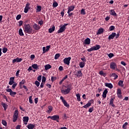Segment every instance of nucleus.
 Returning a JSON list of instances; mask_svg holds the SVG:
<instances>
[{
	"instance_id": "obj_1",
	"label": "nucleus",
	"mask_w": 129,
	"mask_h": 129,
	"mask_svg": "<svg viewBox=\"0 0 129 129\" xmlns=\"http://www.w3.org/2000/svg\"><path fill=\"white\" fill-rule=\"evenodd\" d=\"M71 90H72V85L70 84L67 86H63L62 89L61 90V92L62 94H64V95H66V94H68Z\"/></svg>"
},
{
	"instance_id": "obj_2",
	"label": "nucleus",
	"mask_w": 129,
	"mask_h": 129,
	"mask_svg": "<svg viewBox=\"0 0 129 129\" xmlns=\"http://www.w3.org/2000/svg\"><path fill=\"white\" fill-rule=\"evenodd\" d=\"M23 30L26 34H32L33 33V29L31 28L30 24H24Z\"/></svg>"
},
{
	"instance_id": "obj_3",
	"label": "nucleus",
	"mask_w": 129,
	"mask_h": 129,
	"mask_svg": "<svg viewBox=\"0 0 129 129\" xmlns=\"http://www.w3.org/2000/svg\"><path fill=\"white\" fill-rule=\"evenodd\" d=\"M100 46L99 44H96V45L92 46L91 48L88 49V52H91L92 51H96L100 49Z\"/></svg>"
},
{
	"instance_id": "obj_4",
	"label": "nucleus",
	"mask_w": 129,
	"mask_h": 129,
	"mask_svg": "<svg viewBox=\"0 0 129 129\" xmlns=\"http://www.w3.org/2000/svg\"><path fill=\"white\" fill-rule=\"evenodd\" d=\"M47 118H50L52 120H55L57 122H59L60 117L58 115H54L53 116H49Z\"/></svg>"
},
{
	"instance_id": "obj_5",
	"label": "nucleus",
	"mask_w": 129,
	"mask_h": 129,
	"mask_svg": "<svg viewBox=\"0 0 129 129\" xmlns=\"http://www.w3.org/2000/svg\"><path fill=\"white\" fill-rule=\"evenodd\" d=\"M19 116V110H16L14 111L13 118V122H16L18 120V117Z\"/></svg>"
},
{
	"instance_id": "obj_6",
	"label": "nucleus",
	"mask_w": 129,
	"mask_h": 129,
	"mask_svg": "<svg viewBox=\"0 0 129 129\" xmlns=\"http://www.w3.org/2000/svg\"><path fill=\"white\" fill-rule=\"evenodd\" d=\"M60 99H61V102H62L64 106H66V107H67L68 108H69V107H70V105H69V104H68L66 100L64 99V97H63V96H60Z\"/></svg>"
},
{
	"instance_id": "obj_7",
	"label": "nucleus",
	"mask_w": 129,
	"mask_h": 129,
	"mask_svg": "<svg viewBox=\"0 0 129 129\" xmlns=\"http://www.w3.org/2000/svg\"><path fill=\"white\" fill-rule=\"evenodd\" d=\"M7 92H10V95L12 97H15V96L17 94V92H14L12 90V89H6Z\"/></svg>"
},
{
	"instance_id": "obj_8",
	"label": "nucleus",
	"mask_w": 129,
	"mask_h": 129,
	"mask_svg": "<svg viewBox=\"0 0 129 129\" xmlns=\"http://www.w3.org/2000/svg\"><path fill=\"white\" fill-rule=\"evenodd\" d=\"M117 67V65L116 64V63L114 62H111L110 64V69H112V70H115L116 69Z\"/></svg>"
},
{
	"instance_id": "obj_9",
	"label": "nucleus",
	"mask_w": 129,
	"mask_h": 129,
	"mask_svg": "<svg viewBox=\"0 0 129 129\" xmlns=\"http://www.w3.org/2000/svg\"><path fill=\"white\" fill-rule=\"evenodd\" d=\"M30 3H27L26 5L25 8H24V13L27 14L29 12V10L31 9V7H30Z\"/></svg>"
},
{
	"instance_id": "obj_10",
	"label": "nucleus",
	"mask_w": 129,
	"mask_h": 129,
	"mask_svg": "<svg viewBox=\"0 0 129 129\" xmlns=\"http://www.w3.org/2000/svg\"><path fill=\"white\" fill-rule=\"evenodd\" d=\"M71 60V57H66L63 59V63L64 64H66V65H69L70 64V60Z\"/></svg>"
},
{
	"instance_id": "obj_11",
	"label": "nucleus",
	"mask_w": 129,
	"mask_h": 129,
	"mask_svg": "<svg viewBox=\"0 0 129 129\" xmlns=\"http://www.w3.org/2000/svg\"><path fill=\"white\" fill-rule=\"evenodd\" d=\"M116 35V33L115 32H112L110 35L108 36V40L110 41V40H113L114 39V37Z\"/></svg>"
},
{
	"instance_id": "obj_12",
	"label": "nucleus",
	"mask_w": 129,
	"mask_h": 129,
	"mask_svg": "<svg viewBox=\"0 0 129 129\" xmlns=\"http://www.w3.org/2000/svg\"><path fill=\"white\" fill-rule=\"evenodd\" d=\"M22 61H23V58H19V57H17L15 59H14L12 61V63L13 64H15V62H17V63H19L20 62H22Z\"/></svg>"
},
{
	"instance_id": "obj_13",
	"label": "nucleus",
	"mask_w": 129,
	"mask_h": 129,
	"mask_svg": "<svg viewBox=\"0 0 129 129\" xmlns=\"http://www.w3.org/2000/svg\"><path fill=\"white\" fill-rule=\"evenodd\" d=\"M15 82V77H11L9 82V85H13Z\"/></svg>"
},
{
	"instance_id": "obj_14",
	"label": "nucleus",
	"mask_w": 129,
	"mask_h": 129,
	"mask_svg": "<svg viewBox=\"0 0 129 129\" xmlns=\"http://www.w3.org/2000/svg\"><path fill=\"white\" fill-rule=\"evenodd\" d=\"M108 92V91L107 90V89H105L103 91V94H102L103 99L106 98V95Z\"/></svg>"
},
{
	"instance_id": "obj_15",
	"label": "nucleus",
	"mask_w": 129,
	"mask_h": 129,
	"mask_svg": "<svg viewBox=\"0 0 129 129\" xmlns=\"http://www.w3.org/2000/svg\"><path fill=\"white\" fill-rule=\"evenodd\" d=\"M26 83V80L23 79L21 81V82H19V87L21 89H23V85Z\"/></svg>"
},
{
	"instance_id": "obj_16",
	"label": "nucleus",
	"mask_w": 129,
	"mask_h": 129,
	"mask_svg": "<svg viewBox=\"0 0 129 129\" xmlns=\"http://www.w3.org/2000/svg\"><path fill=\"white\" fill-rule=\"evenodd\" d=\"M74 9H75V6H72L68 7V13H71V12H73L74 11Z\"/></svg>"
},
{
	"instance_id": "obj_17",
	"label": "nucleus",
	"mask_w": 129,
	"mask_h": 129,
	"mask_svg": "<svg viewBox=\"0 0 129 129\" xmlns=\"http://www.w3.org/2000/svg\"><path fill=\"white\" fill-rule=\"evenodd\" d=\"M105 86H106V87H108L110 89L113 88V86L111 83H105Z\"/></svg>"
},
{
	"instance_id": "obj_18",
	"label": "nucleus",
	"mask_w": 129,
	"mask_h": 129,
	"mask_svg": "<svg viewBox=\"0 0 129 129\" xmlns=\"http://www.w3.org/2000/svg\"><path fill=\"white\" fill-rule=\"evenodd\" d=\"M91 41L90 38L88 37L85 40L84 43L85 44V45H89Z\"/></svg>"
},
{
	"instance_id": "obj_19",
	"label": "nucleus",
	"mask_w": 129,
	"mask_h": 129,
	"mask_svg": "<svg viewBox=\"0 0 129 129\" xmlns=\"http://www.w3.org/2000/svg\"><path fill=\"white\" fill-rule=\"evenodd\" d=\"M114 101V99L112 98H111L109 101V104L112 107H115V105H114V104H113Z\"/></svg>"
},
{
	"instance_id": "obj_20",
	"label": "nucleus",
	"mask_w": 129,
	"mask_h": 129,
	"mask_svg": "<svg viewBox=\"0 0 129 129\" xmlns=\"http://www.w3.org/2000/svg\"><path fill=\"white\" fill-rule=\"evenodd\" d=\"M26 126L28 129H34L35 128V124L30 123L28 124V125H27Z\"/></svg>"
},
{
	"instance_id": "obj_21",
	"label": "nucleus",
	"mask_w": 129,
	"mask_h": 129,
	"mask_svg": "<svg viewBox=\"0 0 129 129\" xmlns=\"http://www.w3.org/2000/svg\"><path fill=\"white\" fill-rule=\"evenodd\" d=\"M76 75L77 76V77H82L83 75H82V72H81V71H77V72L76 74Z\"/></svg>"
},
{
	"instance_id": "obj_22",
	"label": "nucleus",
	"mask_w": 129,
	"mask_h": 129,
	"mask_svg": "<svg viewBox=\"0 0 129 129\" xmlns=\"http://www.w3.org/2000/svg\"><path fill=\"white\" fill-rule=\"evenodd\" d=\"M23 121L25 122V124H28V122L29 121V117L24 116L23 117Z\"/></svg>"
},
{
	"instance_id": "obj_23",
	"label": "nucleus",
	"mask_w": 129,
	"mask_h": 129,
	"mask_svg": "<svg viewBox=\"0 0 129 129\" xmlns=\"http://www.w3.org/2000/svg\"><path fill=\"white\" fill-rule=\"evenodd\" d=\"M65 30H66V29L65 28H64L62 26L59 28V29L57 31V33L58 34L60 33H63V32L65 31Z\"/></svg>"
},
{
	"instance_id": "obj_24",
	"label": "nucleus",
	"mask_w": 129,
	"mask_h": 129,
	"mask_svg": "<svg viewBox=\"0 0 129 129\" xmlns=\"http://www.w3.org/2000/svg\"><path fill=\"white\" fill-rule=\"evenodd\" d=\"M47 108L48 109L46 111V112H47V113H50V112H52V111L53 110V107L52 106H48Z\"/></svg>"
},
{
	"instance_id": "obj_25",
	"label": "nucleus",
	"mask_w": 129,
	"mask_h": 129,
	"mask_svg": "<svg viewBox=\"0 0 129 129\" xmlns=\"http://www.w3.org/2000/svg\"><path fill=\"white\" fill-rule=\"evenodd\" d=\"M32 68L33 69H35V70H38L39 69V67H40V66H38L37 64L34 63L32 65Z\"/></svg>"
},
{
	"instance_id": "obj_26",
	"label": "nucleus",
	"mask_w": 129,
	"mask_h": 129,
	"mask_svg": "<svg viewBox=\"0 0 129 129\" xmlns=\"http://www.w3.org/2000/svg\"><path fill=\"white\" fill-rule=\"evenodd\" d=\"M103 28H100L96 33V35H101L103 33Z\"/></svg>"
},
{
	"instance_id": "obj_27",
	"label": "nucleus",
	"mask_w": 129,
	"mask_h": 129,
	"mask_svg": "<svg viewBox=\"0 0 129 129\" xmlns=\"http://www.w3.org/2000/svg\"><path fill=\"white\" fill-rule=\"evenodd\" d=\"M110 15L111 16H114V17H116V13H115V11H114V10H111Z\"/></svg>"
},
{
	"instance_id": "obj_28",
	"label": "nucleus",
	"mask_w": 129,
	"mask_h": 129,
	"mask_svg": "<svg viewBox=\"0 0 129 129\" xmlns=\"http://www.w3.org/2000/svg\"><path fill=\"white\" fill-rule=\"evenodd\" d=\"M90 106H91V102H90V101H89L88 103L83 106V107L84 108H87L88 107H89Z\"/></svg>"
},
{
	"instance_id": "obj_29",
	"label": "nucleus",
	"mask_w": 129,
	"mask_h": 129,
	"mask_svg": "<svg viewBox=\"0 0 129 129\" xmlns=\"http://www.w3.org/2000/svg\"><path fill=\"white\" fill-rule=\"evenodd\" d=\"M51 67L52 66H51V65L47 64L44 66L45 70L47 71L49 70V69H51Z\"/></svg>"
},
{
	"instance_id": "obj_30",
	"label": "nucleus",
	"mask_w": 129,
	"mask_h": 129,
	"mask_svg": "<svg viewBox=\"0 0 129 129\" xmlns=\"http://www.w3.org/2000/svg\"><path fill=\"white\" fill-rule=\"evenodd\" d=\"M42 11V6H37L36 9V13H40Z\"/></svg>"
},
{
	"instance_id": "obj_31",
	"label": "nucleus",
	"mask_w": 129,
	"mask_h": 129,
	"mask_svg": "<svg viewBox=\"0 0 129 129\" xmlns=\"http://www.w3.org/2000/svg\"><path fill=\"white\" fill-rule=\"evenodd\" d=\"M54 31H55V26H52V27H51L48 29V33H53V32H54Z\"/></svg>"
},
{
	"instance_id": "obj_32",
	"label": "nucleus",
	"mask_w": 129,
	"mask_h": 129,
	"mask_svg": "<svg viewBox=\"0 0 129 129\" xmlns=\"http://www.w3.org/2000/svg\"><path fill=\"white\" fill-rule=\"evenodd\" d=\"M111 77H114V79L115 80L116 79H117L118 78V76L116 75L115 73H112L111 75Z\"/></svg>"
},
{
	"instance_id": "obj_33",
	"label": "nucleus",
	"mask_w": 129,
	"mask_h": 129,
	"mask_svg": "<svg viewBox=\"0 0 129 129\" xmlns=\"http://www.w3.org/2000/svg\"><path fill=\"white\" fill-rule=\"evenodd\" d=\"M33 28L35 29V30H40V27H39V26H38V24L35 23L34 25H33Z\"/></svg>"
},
{
	"instance_id": "obj_34",
	"label": "nucleus",
	"mask_w": 129,
	"mask_h": 129,
	"mask_svg": "<svg viewBox=\"0 0 129 129\" xmlns=\"http://www.w3.org/2000/svg\"><path fill=\"white\" fill-rule=\"evenodd\" d=\"M99 74H100V75H102L103 77H105L107 75L106 73L103 72L102 71H100Z\"/></svg>"
},
{
	"instance_id": "obj_35",
	"label": "nucleus",
	"mask_w": 129,
	"mask_h": 129,
	"mask_svg": "<svg viewBox=\"0 0 129 129\" xmlns=\"http://www.w3.org/2000/svg\"><path fill=\"white\" fill-rule=\"evenodd\" d=\"M79 66L80 68H84V67L85 66V62H84L83 61L80 62Z\"/></svg>"
},
{
	"instance_id": "obj_36",
	"label": "nucleus",
	"mask_w": 129,
	"mask_h": 129,
	"mask_svg": "<svg viewBox=\"0 0 129 129\" xmlns=\"http://www.w3.org/2000/svg\"><path fill=\"white\" fill-rule=\"evenodd\" d=\"M52 7L53 8H57V7H58V3H57L55 0H53Z\"/></svg>"
},
{
	"instance_id": "obj_37",
	"label": "nucleus",
	"mask_w": 129,
	"mask_h": 129,
	"mask_svg": "<svg viewBox=\"0 0 129 129\" xmlns=\"http://www.w3.org/2000/svg\"><path fill=\"white\" fill-rule=\"evenodd\" d=\"M128 124V123L127 122H125L122 126V128L123 129H126L127 128V125Z\"/></svg>"
},
{
	"instance_id": "obj_38",
	"label": "nucleus",
	"mask_w": 129,
	"mask_h": 129,
	"mask_svg": "<svg viewBox=\"0 0 129 129\" xmlns=\"http://www.w3.org/2000/svg\"><path fill=\"white\" fill-rule=\"evenodd\" d=\"M81 94L79 93H78L76 94L77 99L78 101H81V98H80Z\"/></svg>"
},
{
	"instance_id": "obj_39",
	"label": "nucleus",
	"mask_w": 129,
	"mask_h": 129,
	"mask_svg": "<svg viewBox=\"0 0 129 129\" xmlns=\"http://www.w3.org/2000/svg\"><path fill=\"white\" fill-rule=\"evenodd\" d=\"M118 85L121 87H123V81L120 80L118 82Z\"/></svg>"
},
{
	"instance_id": "obj_40",
	"label": "nucleus",
	"mask_w": 129,
	"mask_h": 129,
	"mask_svg": "<svg viewBox=\"0 0 129 129\" xmlns=\"http://www.w3.org/2000/svg\"><path fill=\"white\" fill-rule=\"evenodd\" d=\"M2 105L4 107V110H7V108H8V105H7V104L5 103H2Z\"/></svg>"
},
{
	"instance_id": "obj_41",
	"label": "nucleus",
	"mask_w": 129,
	"mask_h": 129,
	"mask_svg": "<svg viewBox=\"0 0 129 129\" xmlns=\"http://www.w3.org/2000/svg\"><path fill=\"white\" fill-rule=\"evenodd\" d=\"M19 34L20 36H24V32H23V29L22 28H20L19 30Z\"/></svg>"
},
{
	"instance_id": "obj_42",
	"label": "nucleus",
	"mask_w": 129,
	"mask_h": 129,
	"mask_svg": "<svg viewBox=\"0 0 129 129\" xmlns=\"http://www.w3.org/2000/svg\"><path fill=\"white\" fill-rule=\"evenodd\" d=\"M17 85H18V83L15 82L13 84H12V89H16V87H17Z\"/></svg>"
},
{
	"instance_id": "obj_43",
	"label": "nucleus",
	"mask_w": 129,
	"mask_h": 129,
	"mask_svg": "<svg viewBox=\"0 0 129 129\" xmlns=\"http://www.w3.org/2000/svg\"><path fill=\"white\" fill-rule=\"evenodd\" d=\"M60 53H56L54 56V59L55 60H57L60 57Z\"/></svg>"
},
{
	"instance_id": "obj_44",
	"label": "nucleus",
	"mask_w": 129,
	"mask_h": 129,
	"mask_svg": "<svg viewBox=\"0 0 129 129\" xmlns=\"http://www.w3.org/2000/svg\"><path fill=\"white\" fill-rule=\"evenodd\" d=\"M81 15H86V12H85V9H82L81 10Z\"/></svg>"
},
{
	"instance_id": "obj_45",
	"label": "nucleus",
	"mask_w": 129,
	"mask_h": 129,
	"mask_svg": "<svg viewBox=\"0 0 129 129\" xmlns=\"http://www.w3.org/2000/svg\"><path fill=\"white\" fill-rule=\"evenodd\" d=\"M55 80H57V77H51V81L52 82H54Z\"/></svg>"
},
{
	"instance_id": "obj_46",
	"label": "nucleus",
	"mask_w": 129,
	"mask_h": 129,
	"mask_svg": "<svg viewBox=\"0 0 129 129\" xmlns=\"http://www.w3.org/2000/svg\"><path fill=\"white\" fill-rule=\"evenodd\" d=\"M114 29H115V27H114V26H110L109 28V31H113V30H114Z\"/></svg>"
},
{
	"instance_id": "obj_47",
	"label": "nucleus",
	"mask_w": 129,
	"mask_h": 129,
	"mask_svg": "<svg viewBox=\"0 0 129 129\" xmlns=\"http://www.w3.org/2000/svg\"><path fill=\"white\" fill-rule=\"evenodd\" d=\"M2 124H3V125H5V126H7V125H8L7 121H6V120H2Z\"/></svg>"
},
{
	"instance_id": "obj_48",
	"label": "nucleus",
	"mask_w": 129,
	"mask_h": 129,
	"mask_svg": "<svg viewBox=\"0 0 129 129\" xmlns=\"http://www.w3.org/2000/svg\"><path fill=\"white\" fill-rule=\"evenodd\" d=\"M121 90L120 89H117V95H118V94H121Z\"/></svg>"
},
{
	"instance_id": "obj_49",
	"label": "nucleus",
	"mask_w": 129,
	"mask_h": 129,
	"mask_svg": "<svg viewBox=\"0 0 129 129\" xmlns=\"http://www.w3.org/2000/svg\"><path fill=\"white\" fill-rule=\"evenodd\" d=\"M35 84L36 85L37 87H39V86H40V82L38 81H35Z\"/></svg>"
},
{
	"instance_id": "obj_50",
	"label": "nucleus",
	"mask_w": 129,
	"mask_h": 129,
	"mask_svg": "<svg viewBox=\"0 0 129 129\" xmlns=\"http://www.w3.org/2000/svg\"><path fill=\"white\" fill-rule=\"evenodd\" d=\"M21 18H22V15H21V14H19V15L17 16L16 20L17 21H19V20H20L21 19Z\"/></svg>"
},
{
	"instance_id": "obj_51",
	"label": "nucleus",
	"mask_w": 129,
	"mask_h": 129,
	"mask_svg": "<svg viewBox=\"0 0 129 129\" xmlns=\"http://www.w3.org/2000/svg\"><path fill=\"white\" fill-rule=\"evenodd\" d=\"M109 58H110V59H111V58H112V57H113V56H114V54H113V53H110L108 55Z\"/></svg>"
},
{
	"instance_id": "obj_52",
	"label": "nucleus",
	"mask_w": 129,
	"mask_h": 129,
	"mask_svg": "<svg viewBox=\"0 0 129 129\" xmlns=\"http://www.w3.org/2000/svg\"><path fill=\"white\" fill-rule=\"evenodd\" d=\"M37 80L38 81H39V82H41V80H42V76L40 75L37 77Z\"/></svg>"
},
{
	"instance_id": "obj_53",
	"label": "nucleus",
	"mask_w": 129,
	"mask_h": 129,
	"mask_svg": "<svg viewBox=\"0 0 129 129\" xmlns=\"http://www.w3.org/2000/svg\"><path fill=\"white\" fill-rule=\"evenodd\" d=\"M3 53H7V52H8V48H3Z\"/></svg>"
},
{
	"instance_id": "obj_54",
	"label": "nucleus",
	"mask_w": 129,
	"mask_h": 129,
	"mask_svg": "<svg viewBox=\"0 0 129 129\" xmlns=\"http://www.w3.org/2000/svg\"><path fill=\"white\" fill-rule=\"evenodd\" d=\"M42 82L45 83L46 82V77L42 76Z\"/></svg>"
},
{
	"instance_id": "obj_55",
	"label": "nucleus",
	"mask_w": 129,
	"mask_h": 129,
	"mask_svg": "<svg viewBox=\"0 0 129 129\" xmlns=\"http://www.w3.org/2000/svg\"><path fill=\"white\" fill-rule=\"evenodd\" d=\"M46 52H48L49 50H50V48H51V46L50 45L46 46Z\"/></svg>"
},
{
	"instance_id": "obj_56",
	"label": "nucleus",
	"mask_w": 129,
	"mask_h": 129,
	"mask_svg": "<svg viewBox=\"0 0 129 129\" xmlns=\"http://www.w3.org/2000/svg\"><path fill=\"white\" fill-rule=\"evenodd\" d=\"M94 107H90L89 109V112H92V111H93V109H94Z\"/></svg>"
},
{
	"instance_id": "obj_57",
	"label": "nucleus",
	"mask_w": 129,
	"mask_h": 129,
	"mask_svg": "<svg viewBox=\"0 0 129 129\" xmlns=\"http://www.w3.org/2000/svg\"><path fill=\"white\" fill-rule=\"evenodd\" d=\"M81 60L82 61H83V62H86V59L85 58V56H83V57L81 58Z\"/></svg>"
},
{
	"instance_id": "obj_58",
	"label": "nucleus",
	"mask_w": 129,
	"mask_h": 129,
	"mask_svg": "<svg viewBox=\"0 0 129 129\" xmlns=\"http://www.w3.org/2000/svg\"><path fill=\"white\" fill-rule=\"evenodd\" d=\"M110 19V16H107L105 18V21L107 22V21H109V20Z\"/></svg>"
},
{
	"instance_id": "obj_59",
	"label": "nucleus",
	"mask_w": 129,
	"mask_h": 129,
	"mask_svg": "<svg viewBox=\"0 0 129 129\" xmlns=\"http://www.w3.org/2000/svg\"><path fill=\"white\" fill-rule=\"evenodd\" d=\"M44 85H45V83L42 82L41 83V84H40V88H43V87H44Z\"/></svg>"
},
{
	"instance_id": "obj_60",
	"label": "nucleus",
	"mask_w": 129,
	"mask_h": 129,
	"mask_svg": "<svg viewBox=\"0 0 129 129\" xmlns=\"http://www.w3.org/2000/svg\"><path fill=\"white\" fill-rule=\"evenodd\" d=\"M30 103H33V100H32V96H30L29 98Z\"/></svg>"
},
{
	"instance_id": "obj_61",
	"label": "nucleus",
	"mask_w": 129,
	"mask_h": 129,
	"mask_svg": "<svg viewBox=\"0 0 129 129\" xmlns=\"http://www.w3.org/2000/svg\"><path fill=\"white\" fill-rule=\"evenodd\" d=\"M3 97L4 98V99H6V101L8 102V97H7V96H6V95H3Z\"/></svg>"
},
{
	"instance_id": "obj_62",
	"label": "nucleus",
	"mask_w": 129,
	"mask_h": 129,
	"mask_svg": "<svg viewBox=\"0 0 129 129\" xmlns=\"http://www.w3.org/2000/svg\"><path fill=\"white\" fill-rule=\"evenodd\" d=\"M30 58L31 60H34V59H35V55L34 54L31 55Z\"/></svg>"
},
{
	"instance_id": "obj_63",
	"label": "nucleus",
	"mask_w": 129,
	"mask_h": 129,
	"mask_svg": "<svg viewBox=\"0 0 129 129\" xmlns=\"http://www.w3.org/2000/svg\"><path fill=\"white\" fill-rule=\"evenodd\" d=\"M115 39H117L119 37V32H118L117 34L115 36Z\"/></svg>"
},
{
	"instance_id": "obj_64",
	"label": "nucleus",
	"mask_w": 129,
	"mask_h": 129,
	"mask_svg": "<svg viewBox=\"0 0 129 129\" xmlns=\"http://www.w3.org/2000/svg\"><path fill=\"white\" fill-rule=\"evenodd\" d=\"M38 24L40 25V26H42V25H43V20L39 21L38 22Z\"/></svg>"
}]
</instances>
